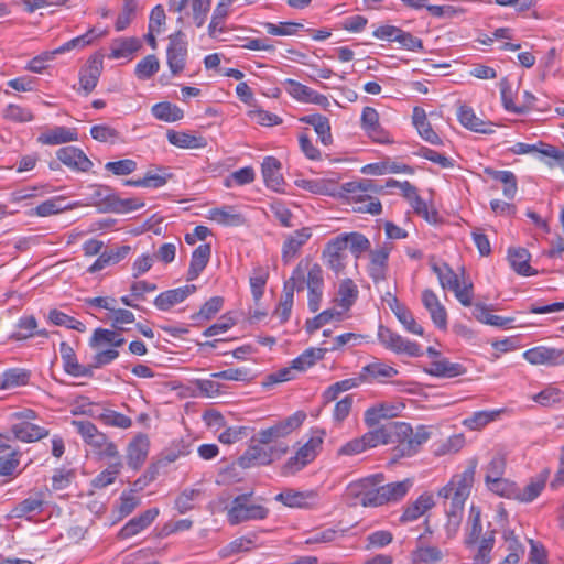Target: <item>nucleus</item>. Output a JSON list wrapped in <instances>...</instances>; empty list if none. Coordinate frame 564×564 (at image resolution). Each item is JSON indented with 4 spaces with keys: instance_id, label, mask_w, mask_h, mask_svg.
I'll return each instance as SVG.
<instances>
[{
    "instance_id": "obj_12",
    "label": "nucleus",
    "mask_w": 564,
    "mask_h": 564,
    "mask_svg": "<svg viewBox=\"0 0 564 564\" xmlns=\"http://www.w3.org/2000/svg\"><path fill=\"white\" fill-rule=\"evenodd\" d=\"M431 437L430 427L425 425H419L415 431L410 426V431L406 435H397V441L399 442L397 446V452L401 456H412L420 447L426 443Z\"/></svg>"
},
{
    "instance_id": "obj_22",
    "label": "nucleus",
    "mask_w": 564,
    "mask_h": 564,
    "mask_svg": "<svg viewBox=\"0 0 564 564\" xmlns=\"http://www.w3.org/2000/svg\"><path fill=\"white\" fill-rule=\"evenodd\" d=\"M311 237L312 230L310 227H303L288 235L282 246V260L288 263L295 258Z\"/></svg>"
},
{
    "instance_id": "obj_51",
    "label": "nucleus",
    "mask_w": 564,
    "mask_h": 564,
    "mask_svg": "<svg viewBox=\"0 0 564 564\" xmlns=\"http://www.w3.org/2000/svg\"><path fill=\"white\" fill-rule=\"evenodd\" d=\"M301 122L312 126L324 145L333 142L329 120L322 115H308L300 119Z\"/></svg>"
},
{
    "instance_id": "obj_8",
    "label": "nucleus",
    "mask_w": 564,
    "mask_h": 564,
    "mask_svg": "<svg viewBox=\"0 0 564 564\" xmlns=\"http://www.w3.org/2000/svg\"><path fill=\"white\" fill-rule=\"evenodd\" d=\"M306 419L303 411H297L286 419L279 421L274 425L262 429L257 433L256 440L261 445H270L280 438L286 437L293 431L297 430Z\"/></svg>"
},
{
    "instance_id": "obj_58",
    "label": "nucleus",
    "mask_w": 564,
    "mask_h": 564,
    "mask_svg": "<svg viewBox=\"0 0 564 564\" xmlns=\"http://www.w3.org/2000/svg\"><path fill=\"white\" fill-rule=\"evenodd\" d=\"M358 288L351 279H344L338 285L337 303L345 311L349 310L358 297Z\"/></svg>"
},
{
    "instance_id": "obj_63",
    "label": "nucleus",
    "mask_w": 564,
    "mask_h": 564,
    "mask_svg": "<svg viewBox=\"0 0 564 564\" xmlns=\"http://www.w3.org/2000/svg\"><path fill=\"white\" fill-rule=\"evenodd\" d=\"M47 319L50 323L56 326H63L68 329L77 330L79 333H84L86 330V326L84 323L56 308L51 310L48 312Z\"/></svg>"
},
{
    "instance_id": "obj_25",
    "label": "nucleus",
    "mask_w": 564,
    "mask_h": 564,
    "mask_svg": "<svg viewBox=\"0 0 564 564\" xmlns=\"http://www.w3.org/2000/svg\"><path fill=\"white\" fill-rule=\"evenodd\" d=\"M158 516L159 509L152 508L144 511L140 516L132 518L123 525V528H121V530L119 531V538L129 539L131 536L137 535L145 528H148Z\"/></svg>"
},
{
    "instance_id": "obj_42",
    "label": "nucleus",
    "mask_w": 564,
    "mask_h": 564,
    "mask_svg": "<svg viewBox=\"0 0 564 564\" xmlns=\"http://www.w3.org/2000/svg\"><path fill=\"white\" fill-rule=\"evenodd\" d=\"M401 406L390 403H380L365 412V423L368 426L377 425L382 419H391L399 415Z\"/></svg>"
},
{
    "instance_id": "obj_6",
    "label": "nucleus",
    "mask_w": 564,
    "mask_h": 564,
    "mask_svg": "<svg viewBox=\"0 0 564 564\" xmlns=\"http://www.w3.org/2000/svg\"><path fill=\"white\" fill-rule=\"evenodd\" d=\"M324 435V431H312L310 438L305 444L284 464L282 467V475L292 476L313 462L322 447Z\"/></svg>"
},
{
    "instance_id": "obj_50",
    "label": "nucleus",
    "mask_w": 564,
    "mask_h": 564,
    "mask_svg": "<svg viewBox=\"0 0 564 564\" xmlns=\"http://www.w3.org/2000/svg\"><path fill=\"white\" fill-rule=\"evenodd\" d=\"M124 341V338L118 332L106 328H97L89 340V345L95 349H99L104 345H109L117 348L122 346Z\"/></svg>"
},
{
    "instance_id": "obj_54",
    "label": "nucleus",
    "mask_w": 564,
    "mask_h": 564,
    "mask_svg": "<svg viewBox=\"0 0 564 564\" xmlns=\"http://www.w3.org/2000/svg\"><path fill=\"white\" fill-rule=\"evenodd\" d=\"M36 328V318L33 315H23L18 319L15 330L11 333L9 338L17 341L26 340L35 336Z\"/></svg>"
},
{
    "instance_id": "obj_18",
    "label": "nucleus",
    "mask_w": 564,
    "mask_h": 564,
    "mask_svg": "<svg viewBox=\"0 0 564 564\" xmlns=\"http://www.w3.org/2000/svg\"><path fill=\"white\" fill-rule=\"evenodd\" d=\"M56 156L64 165L76 172H88L93 166V162L83 150L73 145L58 149Z\"/></svg>"
},
{
    "instance_id": "obj_62",
    "label": "nucleus",
    "mask_w": 564,
    "mask_h": 564,
    "mask_svg": "<svg viewBox=\"0 0 564 564\" xmlns=\"http://www.w3.org/2000/svg\"><path fill=\"white\" fill-rule=\"evenodd\" d=\"M469 528L465 536V544L470 547L479 543L481 540L482 525L480 520V510L476 507H471L469 511Z\"/></svg>"
},
{
    "instance_id": "obj_52",
    "label": "nucleus",
    "mask_w": 564,
    "mask_h": 564,
    "mask_svg": "<svg viewBox=\"0 0 564 564\" xmlns=\"http://www.w3.org/2000/svg\"><path fill=\"white\" fill-rule=\"evenodd\" d=\"M485 173L492 180L500 182L503 185L502 193L508 199L514 198L518 192L517 177L511 171H497L487 167Z\"/></svg>"
},
{
    "instance_id": "obj_60",
    "label": "nucleus",
    "mask_w": 564,
    "mask_h": 564,
    "mask_svg": "<svg viewBox=\"0 0 564 564\" xmlns=\"http://www.w3.org/2000/svg\"><path fill=\"white\" fill-rule=\"evenodd\" d=\"M410 557L413 564H432L441 561L443 553L436 546L417 545Z\"/></svg>"
},
{
    "instance_id": "obj_37",
    "label": "nucleus",
    "mask_w": 564,
    "mask_h": 564,
    "mask_svg": "<svg viewBox=\"0 0 564 564\" xmlns=\"http://www.w3.org/2000/svg\"><path fill=\"white\" fill-rule=\"evenodd\" d=\"M337 237L345 245V249H349V251L356 259H359L361 254L367 251L370 252L371 243L369 239L360 232H344L338 235Z\"/></svg>"
},
{
    "instance_id": "obj_33",
    "label": "nucleus",
    "mask_w": 564,
    "mask_h": 564,
    "mask_svg": "<svg viewBox=\"0 0 564 564\" xmlns=\"http://www.w3.org/2000/svg\"><path fill=\"white\" fill-rule=\"evenodd\" d=\"M11 432L17 440L25 443L36 442L48 435V431L45 427L31 422H20L13 424Z\"/></svg>"
},
{
    "instance_id": "obj_45",
    "label": "nucleus",
    "mask_w": 564,
    "mask_h": 564,
    "mask_svg": "<svg viewBox=\"0 0 564 564\" xmlns=\"http://www.w3.org/2000/svg\"><path fill=\"white\" fill-rule=\"evenodd\" d=\"M29 381V370L23 368H10L0 375V390H11L26 386Z\"/></svg>"
},
{
    "instance_id": "obj_31",
    "label": "nucleus",
    "mask_w": 564,
    "mask_h": 564,
    "mask_svg": "<svg viewBox=\"0 0 564 564\" xmlns=\"http://www.w3.org/2000/svg\"><path fill=\"white\" fill-rule=\"evenodd\" d=\"M262 176L268 187L273 191H281L283 176L281 174V162L274 156H265L261 165Z\"/></svg>"
},
{
    "instance_id": "obj_41",
    "label": "nucleus",
    "mask_w": 564,
    "mask_h": 564,
    "mask_svg": "<svg viewBox=\"0 0 564 564\" xmlns=\"http://www.w3.org/2000/svg\"><path fill=\"white\" fill-rule=\"evenodd\" d=\"M434 503L435 502L432 495H421L414 502L405 508L404 512L400 517V522L406 523L417 520L427 510H430Z\"/></svg>"
},
{
    "instance_id": "obj_47",
    "label": "nucleus",
    "mask_w": 564,
    "mask_h": 564,
    "mask_svg": "<svg viewBox=\"0 0 564 564\" xmlns=\"http://www.w3.org/2000/svg\"><path fill=\"white\" fill-rule=\"evenodd\" d=\"M413 124L416 128L419 134L422 139L427 141L431 144L441 143V139L437 133L432 129L430 122L426 119V113L424 109L415 107L413 109Z\"/></svg>"
},
{
    "instance_id": "obj_43",
    "label": "nucleus",
    "mask_w": 564,
    "mask_h": 564,
    "mask_svg": "<svg viewBox=\"0 0 564 564\" xmlns=\"http://www.w3.org/2000/svg\"><path fill=\"white\" fill-rule=\"evenodd\" d=\"M530 253L524 248H509L508 260L511 268L520 275L529 276L535 274V271L530 267Z\"/></svg>"
},
{
    "instance_id": "obj_7",
    "label": "nucleus",
    "mask_w": 564,
    "mask_h": 564,
    "mask_svg": "<svg viewBox=\"0 0 564 564\" xmlns=\"http://www.w3.org/2000/svg\"><path fill=\"white\" fill-rule=\"evenodd\" d=\"M288 452V446L284 444H276L269 447L260 445H252L238 458L237 465L240 468L247 469L257 466L270 465L273 460L280 458Z\"/></svg>"
},
{
    "instance_id": "obj_39",
    "label": "nucleus",
    "mask_w": 564,
    "mask_h": 564,
    "mask_svg": "<svg viewBox=\"0 0 564 564\" xmlns=\"http://www.w3.org/2000/svg\"><path fill=\"white\" fill-rule=\"evenodd\" d=\"M212 254V248L208 243L199 245L192 253L189 268L187 271V281H193L206 268Z\"/></svg>"
},
{
    "instance_id": "obj_57",
    "label": "nucleus",
    "mask_w": 564,
    "mask_h": 564,
    "mask_svg": "<svg viewBox=\"0 0 564 564\" xmlns=\"http://www.w3.org/2000/svg\"><path fill=\"white\" fill-rule=\"evenodd\" d=\"M296 185L313 194L337 196L335 183L330 180H301L296 182Z\"/></svg>"
},
{
    "instance_id": "obj_48",
    "label": "nucleus",
    "mask_w": 564,
    "mask_h": 564,
    "mask_svg": "<svg viewBox=\"0 0 564 564\" xmlns=\"http://www.w3.org/2000/svg\"><path fill=\"white\" fill-rule=\"evenodd\" d=\"M129 252V246H121L117 249L106 250L101 252L97 260L90 265L89 272L94 273L105 269L110 264H116L124 259Z\"/></svg>"
},
{
    "instance_id": "obj_10",
    "label": "nucleus",
    "mask_w": 564,
    "mask_h": 564,
    "mask_svg": "<svg viewBox=\"0 0 564 564\" xmlns=\"http://www.w3.org/2000/svg\"><path fill=\"white\" fill-rule=\"evenodd\" d=\"M410 424L404 422H389L362 435L367 449L393 442L397 435H406Z\"/></svg>"
},
{
    "instance_id": "obj_24",
    "label": "nucleus",
    "mask_w": 564,
    "mask_h": 564,
    "mask_svg": "<svg viewBox=\"0 0 564 564\" xmlns=\"http://www.w3.org/2000/svg\"><path fill=\"white\" fill-rule=\"evenodd\" d=\"M150 441L147 435H137L128 445L127 464L132 469H139L145 462L149 453Z\"/></svg>"
},
{
    "instance_id": "obj_20",
    "label": "nucleus",
    "mask_w": 564,
    "mask_h": 564,
    "mask_svg": "<svg viewBox=\"0 0 564 564\" xmlns=\"http://www.w3.org/2000/svg\"><path fill=\"white\" fill-rule=\"evenodd\" d=\"M549 477L550 470L543 469L535 477L531 478L523 488H520L516 485L514 500L523 503L532 502L541 495Z\"/></svg>"
},
{
    "instance_id": "obj_28",
    "label": "nucleus",
    "mask_w": 564,
    "mask_h": 564,
    "mask_svg": "<svg viewBox=\"0 0 564 564\" xmlns=\"http://www.w3.org/2000/svg\"><path fill=\"white\" fill-rule=\"evenodd\" d=\"M59 352L63 360L64 370L74 377H89L93 371L91 368L80 365L77 361L74 349L65 341L59 345Z\"/></svg>"
},
{
    "instance_id": "obj_13",
    "label": "nucleus",
    "mask_w": 564,
    "mask_h": 564,
    "mask_svg": "<svg viewBox=\"0 0 564 564\" xmlns=\"http://www.w3.org/2000/svg\"><path fill=\"white\" fill-rule=\"evenodd\" d=\"M166 57L172 74L176 75L184 69L187 57V42L181 32L170 35Z\"/></svg>"
},
{
    "instance_id": "obj_1",
    "label": "nucleus",
    "mask_w": 564,
    "mask_h": 564,
    "mask_svg": "<svg viewBox=\"0 0 564 564\" xmlns=\"http://www.w3.org/2000/svg\"><path fill=\"white\" fill-rule=\"evenodd\" d=\"M382 192L383 187L379 186L376 181L364 178L343 184L337 196L345 198L357 213L380 215L382 205L373 195Z\"/></svg>"
},
{
    "instance_id": "obj_11",
    "label": "nucleus",
    "mask_w": 564,
    "mask_h": 564,
    "mask_svg": "<svg viewBox=\"0 0 564 564\" xmlns=\"http://www.w3.org/2000/svg\"><path fill=\"white\" fill-rule=\"evenodd\" d=\"M477 462L473 459L469 466L459 475H455L449 485L454 488L453 509H462L470 494V488L476 473Z\"/></svg>"
},
{
    "instance_id": "obj_35",
    "label": "nucleus",
    "mask_w": 564,
    "mask_h": 564,
    "mask_svg": "<svg viewBox=\"0 0 564 564\" xmlns=\"http://www.w3.org/2000/svg\"><path fill=\"white\" fill-rule=\"evenodd\" d=\"M44 506V494L42 491L35 492L19 502L12 509V517L14 518H28L32 514H39L43 511Z\"/></svg>"
},
{
    "instance_id": "obj_53",
    "label": "nucleus",
    "mask_w": 564,
    "mask_h": 564,
    "mask_svg": "<svg viewBox=\"0 0 564 564\" xmlns=\"http://www.w3.org/2000/svg\"><path fill=\"white\" fill-rule=\"evenodd\" d=\"M313 498V492L288 489L278 494L274 499L290 508H306L308 506V500Z\"/></svg>"
},
{
    "instance_id": "obj_26",
    "label": "nucleus",
    "mask_w": 564,
    "mask_h": 564,
    "mask_svg": "<svg viewBox=\"0 0 564 564\" xmlns=\"http://www.w3.org/2000/svg\"><path fill=\"white\" fill-rule=\"evenodd\" d=\"M102 72V58L93 56L88 59L86 66L80 70L79 84L86 94L91 93Z\"/></svg>"
},
{
    "instance_id": "obj_46",
    "label": "nucleus",
    "mask_w": 564,
    "mask_h": 564,
    "mask_svg": "<svg viewBox=\"0 0 564 564\" xmlns=\"http://www.w3.org/2000/svg\"><path fill=\"white\" fill-rule=\"evenodd\" d=\"M426 372L442 378H454L460 376L465 372V368L463 365L457 362H451L446 358L434 360L430 364V367L426 369Z\"/></svg>"
},
{
    "instance_id": "obj_5",
    "label": "nucleus",
    "mask_w": 564,
    "mask_h": 564,
    "mask_svg": "<svg viewBox=\"0 0 564 564\" xmlns=\"http://www.w3.org/2000/svg\"><path fill=\"white\" fill-rule=\"evenodd\" d=\"M73 426L82 436L83 441L89 445L100 458H120L119 451L104 433L89 421H73Z\"/></svg>"
},
{
    "instance_id": "obj_56",
    "label": "nucleus",
    "mask_w": 564,
    "mask_h": 564,
    "mask_svg": "<svg viewBox=\"0 0 564 564\" xmlns=\"http://www.w3.org/2000/svg\"><path fill=\"white\" fill-rule=\"evenodd\" d=\"M152 115L162 121L165 122H175L184 117V111L169 101L158 102L151 108Z\"/></svg>"
},
{
    "instance_id": "obj_38",
    "label": "nucleus",
    "mask_w": 564,
    "mask_h": 564,
    "mask_svg": "<svg viewBox=\"0 0 564 564\" xmlns=\"http://www.w3.org/2000/svg\"><path fill=\"white\" fill-rule=\"evenodd\" d=\"M208 218L221 226H241L245 223L243 216L234 206L212 208Z\"/></svg>"
},
{
    "instance_id": "obj_64",
    "label": "nucleus",
    "mask_w": 564,
    "mask_h": 564,
    "mask_svg": "<svg viewBox=\"0 0 564 564\" xmlns=\"http://www.w3.org/2000/svg\"><path fill=\"white\" fill-rule=\"evenodd\" d=\"M501 413V410L477 411L463 421V424L469 430H480L488 423L495 421Z\"/></svg>"
},
{
    "instance_id": "obj_44",
    "label": "nucleus",
    "mask_w": 564,
    "mask_h": 564,
    "mask_svg": "<svg viewBox=\"0 0 564 564\" xmlns=\"http://www.w3.org/2000/svg\"><path fill=\"white\" fill-rule=\"evenodd\" d=\"M106 31L97 30L96 28L89 29L85 34H82L77 37H74L58 48L54 51L53 54H62L74 48H84L90 44H93L96 40L106 35Z\"/></svg>"
},
{
    "instance_id": "obj_36",
    "label": "nucleus",
    "mask_w": 564,
    "mask_h": 564,
    "mask_svg": "<svg viewBox=\"0 0 564 564\" xmlns=\"http://www.w3.org/2000/svg\"><path fill=\"white\" fill-rule=\"evenodd\" d=\"M141 43L137 37H118L110 44V59L131 58L140 48Z\"/></svg>"
},
{
    "instance_id": "obj_40",
    "label": "nucleus",
    "mask_w": 564,
    "mask_h": 564,
    "mask_svg": "<svg viewBox=\"0 0 564 564\" xmlns=\"http://www.w3.org/2000/svg\"><path fill=\"white\" fill-rule=\"evenodd\" d=\"M502 547L506 550L507 555L502 560L501 564H518L520 558L525 552L524 545L514 535L511 530L503 531V544Z\"/></svg>"
},
{
    "instance_id": "obj_59",
    "label": "nucleus",
    "mask_w": 564,
    "mask_h": 564,
    "mask_svg": "<svg viewBox=\"0 0 564 564\" xmlns=\"http://www.w3.org/2000/svg\"><path fill=\"white\" fill-rule=\"evenodd\" d=\"M123 467L121 457L111 459L106 469L99 473L93 479V486L95 488L101 489L115 482L117 476L120 474Z\"/></svg>"
},
{
    "instance_id": "obj_2",
    "label": "nucleus",
    "mask_w": 564,
    "mask_h": 564,
    "mask_svg": "<svg viewBox=\"0 0 564 564\" xmlns=\"http://www.w3.org/2000/svg\"><path fill=\"white\" fill-rule=\"evenodd\" d=\"M291 280L301 284V291L307 288V306L313 313L321 307L324 291L323 269L318 263L312 262L311 259H302L292 271Z\"/></svg>"
},
{
    "instance_id": "obj_21",
    "label": "nucleus",
    "mask_w": 564,
    "mask_h": 564,
    "mask_svg": "<svg viewBox=\"0 0 564 564\" xmlns=\"http://www.w3.org/2000/svg\"><path fill=\"white\" fill-rule=\"evenodd\" d=\"M457 119L466 129L484 134H491L495 132L494 123L486 122L476 116L474 109L466 105H460L457 110Z\"/></svg>"
},
{
    "instance_id": "obj_9",
    "label": "nucleus",
    "mask_w": 564,
    "mask_h": 564,
    "mask_svg": "<svg viewBox=\"0 0 564 564\" xmlns=\"http://www.w3.org/2000/svg\"><path fill=\"white\" fill-rule=\"evenodd\" d=\"M378 340L384 348L399 355L404 354L410 357H420L423 354L417 343L408 340L382 325L378 328Z\"/></svg>"
},
{
    "instance_id": "obj_32",
    "label": "nucleus",
    "mask_w": 564,
    "mask_h": 564,
    "mask_svg": "<svg viewBox=\"0 0 564 564\" xmlns=\"http://www.w3.org/2000/svg\"><path fill=\"white\" fill-rule=\"evenodd\" d=\"M359 375L362 378V382H383L386 379L397 376L398 370L384 362L375 361L362 367Z\"/></svg>"
},
{
    "instance_id": "obj_15",
    "label": "nucleus",
    "mask_w": 564,
    "mask_h": 564,
    "mask_svg": "<svg viewBox=\"0 0 564 564\" xmlns=\"http://www.w3.org/2000/svg\"><path fill=\"white\" fill-rule=\"evenodd\" d=\"M283 86L289 95L300 102L314 104L322 107H327L329 105L326 96L315 91L306 85L301 84L300 82L288 78L283 82Z\"/></svg>"
},
{
    "instance_id": "obj_49",
    "label": "nucleus",
    "mask_w": 564,
    "mask_h": 564,
    "mask_svg": "<svg viewBox=\"0 0 564 564\" xmlns=\"http://www.w3.org/2000/svg\"><path fill=\"white\" fill-rule=\"evenodd\" d=\"M412 486V481L410 479H404L402 481L390 482L387 485L380 484V494H381V506L391 501H398L403 498Z\"/></svg>"
},
{
    "instance_id": "obj_17",
    "label": "nucleus",
    "mask_w": 564,
    "mask_h": 564,
    "mask_svg": "<svg viewBox=\"0 0 564 564\" xmlns=\"http://www.w3.org/2000/svg\"><path fill=\"white\" fill-rule=\"evenodd\" d=\"M390 252L391 246L387 243L375 250H370L367 271L375 283L386 280Z\"/></svg>"
},
{
    "instance_id": "obj_3",
    "label": "nucleus",
    "mask_w": 564,
    "mask_h": 564,
    "mask_svg": "<svg viewBox=\"0 0 564 564\" xmlns=\"http://www.w3.org/2000/svg\"><path fill=\"white\" fill-rule=\"evenodd\" d=\"M227 509V520L231 525L247 521L263 520L269 514V509L253 499V492H246L235 497Z\"/></svg>"
},
{
    "instance_id": "obj_4",
    "label": "nucleus",
    "mask_w": 564,
    "mask_h": 564,
    "mask_svg": "<svg viewBox=\"0 0 564 564\" xmlns=\"http://www.w3.org/2000/svg\"><path fill=\"white\" fill-rule=\"evenodd\" d=\"M382 481L383 476L381 474L352 481L346 488V498L354 506L379 507L381 506L380 484Z\"/></svg>"
},
{
    "instance_id": "obj_16",
    "label": "nucleus",
    "mask_w": 564,
    "mask_h": 564,
    "mask_svg": "<svg viewBox=\"0 0 564 564\" xmlns=\"http://www.w3.org/2000/svg\"><path fill=\"white\" fill-rule=\"evenodd\" d=\"M523 358L531 365L560 366L564 365V350L538 346L523 352Z\"/></svg>"
},
{
    "instance_id": "obj_55",
    "label": "nucleus",
    "mask_w": 564,
    "mask_h": 564,
    "mask_svg": "<svg viewBox=\"0 0 564 564\" xmlns=\"http://www.w3.org/2000/svg\"><path fill=\"white\" fill-rule=\"evenodd\" d=\"M327 348L311 347L304 350L299 357L292 360V368L297 371H304L322 360Z\"/></svg>"
},
{
    "instance_id": "obj_29",
    "label": "nucleus",
    "mask_w": 564,
    "mask_h": 564,
    "mask_svg": "<svg viewBox=\"0 0 564 564\" xmlns=\"http://www.w3.org/2000/svg\"><path fill=\"white\" fill-rule=\"evenodd\" d=\"M78 140L76 129L57 126L41 133L37 141L46 145H57Z\"/></svg>"
},
{
    "instance_id": "obj_23",
    "label": "nucleus",
    "mask_w": 564,
    "mask_h": 564,
    "mask_svg": "<svg viewBox=\"0 0 564 564\" xmlns=\"http://www.w3.org/2000/svg\"><path fill=\"white\" fill-rule=\"evenodd\" d=\"M196 291L194 284H187L181 288L167 290L160 293L155 300L154 305L160 311H169L176 304L182 303L185 299L192 295Z\"/></svg>"
},
{
    "instance_id": "obj_14",
    "label": "nucleus",
    "mask_w": 564,
    "mask_h": 564,
    "mask_svg": "<svg viewBox=\"0 0 564 564\" xmlns=\"http://www.w3.org/2000/svg\"><path fill=\"white\" fill-rule=\"evenodd\" d=\"M322 257L325 265L336 275L344 272L348 256L346 253L345 245L337 236L326 243Z\"/></svg>"
},
{
    "instance_id": "obj_30",
    "label": "nucleus",
    "mask_w": 564,
    "mask_h": 564,
    "mask_svg": "<svg viewBox=\"0 0 564 564\" xmlns=\"http://www.w3.org/2000/svg\"><path fill=\"white\" fill-rule=\"evenodd\" d=\"M294 291L300 292L301 284L296 285V283H294V281H292L291 278H289V280L284 282L283 294L281 296L278 307L273 313V315L278 317L281 323L286 322L290 317L294 302Z\"/></svg>"
},
{
    "instance_id": "obj_27",
    "label": "nucleus",
    "mask_w": 564,
    "mask_h": 564,
    "mask_svg": "<svg viewBox=\"0 0 564 564\" xmlns=\"http://www.w3.org/2000/svg\"><path fill=\"white\" fill-rule=\"evenodd\" d=\"M422 303L429 311L433 323L438 328H446L447 313L445 307L441 304L437 295L432 290H424L422 292Z\"/></svg>"
},
{
    "instance_id": "obj_61",
    "label": "nucleus",
    "mask_w": 564,
    "mask_h": 564,
    "mask_svg": "<svg viewBox=\"0 0 564 564\" xmlns=\"http://www.w3.org/2000/svg\"><path fill=\"white\" fill-rule=\"evenodd\" d=\"M495 545V531H488L481 538L477 545V550L473 555V564H490V553Z\"/></svg>"
},
{
    "instance_id": "obj_34",
    "label": "nucleus",
    "mask_w": 564,
    "mask_h": 564,
    "mask_svg": "<svg viewBox=\"0 0 564 564\" xmlns=\"http://www.w3.org/2000/svg\"><path fill=\"white\" fill-rule=\"evenodd\" d=\"M166 138L172 145L181 149H203L207 145L204 137L184 131L169 130Z\"/></svg>"
},
{
    "instance_id": "obj_19",
    "label": "nucleus",
    "mask_w": 564,
    "mask_h": 564,
    "mask_svg": "<svg viewBox=\"0 0 564 564\" xmlns=\"http://www.w3.org/2000/svg\"><path fill=\"white\" fill-rule=\"evenodd\" d=\"M361 127L373 141L378 143L391 142L389 133L379 122V113L375 108H364L361 113Z\"/></svg>"
}]
</instances>
